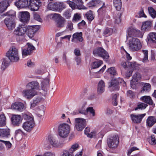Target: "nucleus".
<instances>
[{
    "label": "nucleus",
    "instance_id": "1",
    "mask_svg": "<svg viewBox=\"0 0 156 156\" xmlns=\"http://www.w3.org/2000/svg\"><path fill=\"white\" fill-rule=\"evenodd\" d=\"M23 117L27 121L23 123L22 127L25 131L30 132L35 125L33 116L30 113H29L23 114Z\"/></svg>",
    "mask_w": 156,
    "mask_h": 156
},
{
    "label": "nucleus",
    "instance_id": "2",
    "mask_svg": "<svg viewBox=\"0 0 156 156\" xmlns=\"http://www.w3.org/2000/svg\"><path fill=\"white\" fill-rule=\"evenodd\" d=\"M15 15V12L12 10L6 13L5 15L9 17L4 20V23L9 30H13L15 27L16 23L14 20Z\"/></svg>",
    "mask_w": 156,
    "mask_h": 156
},
{
    "label": "nucleus",
    "instance_id": "3",
    "mask_svg": "<svg viewBox=\"0 0 156 156\" xmlns=\"http://www.w3.org/2000/svg\"><path fill=\"white\" fill-rule=\"evenodd\" d=\"M128 44L129 49L133 51H137L142 48L140 40L136 37H131L129 40Z\"/></svg>",
    "mask_w": 156,
    "mask_h": 156
},
{
    "label": "nucleus",
    "instance_id": "4",
    "mask_svg": "<svg viewBox=\"0 0 156 156\" xmlns=\"http://www.w3.org/2000/svg\"><path fill=\"white\" fill-rule=\"evenodd\" d=\"M70 130V127L68 124L66 123L61 124L58 128V134L61 137L66 138L68 136Z\"/></svg>",
    "mask_w": 156,
    "mask_h": 156
},
{
    "label": "nucleus",
    "instance_id": "5",
    "mask_svg": "<svg viewBox=\"0 0 156 156\" xmlns=\"http://www.w3.org/2000/svg\"><path fill=\"white\" fill-rule=\"evenodd\" d=\"M6 56L12 62H16L19 59L18 49L15 47H12L6 53Z\"/></svg>",
    "mask_w": 156,
    "mask_h": 156
},
{
    "label": "nucleus",
    "instance_id": "6",
    "mask_svg": "<svg viewBox=\"0 0 156 156\" xmlns=\"http://www.w3.org/2000/svg\"><path fill=\"white\" fill-rule=\"evenodd\" d=\"M122 83L123 86H126V83L122 79L119 77L114 79L112 80L111 82L110 89L112 90H119V84Z\"/></svg>",
    "mask_w": 156,
    "mask_h": 156
},
{
    "label": "nucleus",
    "instance_id": "7",
    "mask_svg": "<svg viewBox=\"0 0 156 156\" xmlns=\"http://www.w3.org/2000/svg\"><path fill=\"white\" fill-rule=\"evenodd\" d=\"M48 7L50 10L61 12L66 8V6L63 3L51 2L48 4Z\"/></svg>",
    "mask_w": 156,
    "mask_h": 156
},
{
    "label": "nucleus",
    "instance_id": "8",
    "mask_svg": "<svg viewBox=\"0 0 156 156\" xmlns=\"http://www.w3.org/2000/svg\"><path fill=\"white\" fill-rule=\"evenodd\" d=\"M52 18L56 20V26L58 28H62L64 27L66 20L59 14L54 13L52 14Z\"/></svg>",
    "mask_w": 156,
    "mask_h": 156
},
{
    "label": "nucleus",
    "instance_id": "9",
    "mask_svg": "<svg viewBox=\"0 0 156 156\" xmlns=\"http://www.w3.org/2000/svg\"><path fill=\"white\" fill-rule=\"evenodd\" d=\"M93 53L94 56L101 57L105 59H108L109 58L108 52L102 48H98L94 49Z\"/></svg>",
    "mask_w": 156,
    "mask_h": 156
},
{
    "label": "nucleus",
    "instance_id": "10",
    "mask_svg": "<svg viewBox=\"0 0 156 156\" xmlns=\"http://www.w3.org/2000/svg\"><path fill=\"white\" fill-rule=\"evenodd\" d=\"M107 144L109 148L113 149L116 148L119 144L118 136L114 135L110 137L108 140Z\"/></svg>",
    "mask_w": 156,
    "mask_h": 156
},
{
    "label": "nucleus",
    "instance_id": "11",
    "mask_svg": "<svg viewBox=\"0 0 156 156\" xmlns=\"http://www.w3.org/2000/svg\"><path fill=\"white\" fill-rule=\"evenodd\" d=\"M74 124L77 130L81 131L86 126V119L81 118H76L75 119Z\"/></svg>",
    "mask_w": 156,
    "mask_h": 156
},
{
    "label": "nucleus",
    "instance_id": "12",
    "mask_svg": "<svg viewBox=\"0 0 156 156\" xmlns=\"http://www.w3.org/2000/svg\"><path fill=\"white\" fill-rule=\"evenodd\" d=\"M80 147L79 145L77 143L72 144L69 148L68 151L64 150L62 152V156H73L72 154L77 150Z\"/></svg>",
    "mask_w": 156,
    "mask_h": 156
},
{
    "label": "nucleus",
    "instance_id": "13",
    "mask_svg": "<svg viewBox=\"0 0 156 156\" xmlns=\"http://www.w3.org/2000/svg\"><path fill=\"white\" fill-rule=\"evenodd\" d=\"M25 28L26 33L29 37L32 38L34 37L35 33L39 29V26L38 25L27 26L25 25Z\"/></svg>",
    "mask_w": 156,
    "mask_h": 156
},
{
    "label": "nucleus",
    "instance_id": "14",
    "mask_svg": "<svg viewBox=\"0 0 156 156\" xmlns=\"http://www.w3.org/2000/svg\"><path fill=\"white\" fill-rule=\"evenodd\" d=\"M37 94V92L36 90L31 89H24L22 92L23 96L29 99H31Z\"/></svg>",
    "mask_w": 156,
    "mask_h": 156
},
{
    "label": "nucleus",
    "instance_id": "15",
    "mask_svg": "<svg viewBox=\"0 0 156 156\" xmlns=\"http://www.w3.org/2000/svg\"><path fill=\"white\" fill-rule=\"evenodd\" d=\"M29 4L28 8H30L33 11L37 10L41 6V2L39 0H29Z\"/></svg>",
    "mask_w": 156,
    "mask_h": 156
},
{
    "label": "nucleus",
    "instance_id": "16",
    "mask_svg": "<svg viewBox=\"0 0 156 156\" xmlns=\"http://www.w3.org/2000/svg\"><path fill=\"white\" fill-rule=\"evenodd\" d=\"M27 45L25 48L22 49V55L23 57L30 55L35 49V47L30 43H27Z\"/></svg>",
    "mask_w": 156,
    "mask_h": 156
},
{
    "label": "nucleus",
    "instance_id": "17",
    "mask_svg": "<svg viewBox=\"0 0 156 156\" xmlns=\"http://www.w3.org/2000/svg\"><path fill=\"white\" fill-rule=\"evenodd\" d=\"M145 115V113L137 115L131 114L130 115V117L132 122L135 123H139Z\"/></svg>",
    "mask_w": 156,
    "mask_h": 156
},
{
    "label": "nucleus",
    "instance_id": "18",
    "mask_svg": "<svg viewBox=\"0 0 156 156\" xmlns=\"http://www.w3.org/2000/svg\"><path fill=\"white\" fill-rule=\"evenodd\" d=\"M29 0H18L15 2V5L19 8H27L28 7Z\"/></svg>",
    "mask_w": 156,
    "mask_h": 156
},
{
    "label": "nucleus",
    "instance_id": "19",
    "mask_svg": "<svg viewBox=\"0 0 156 156\" xmlns=\"http://www.w3.org/2000/svg\"><path fill=\"white\" fill-rule=\"evenodd\" d=\"M25 25L22 24L19 25L18 27L14 31L15 35H25Z\"/></svg>",
    "mask_w": 156,
    "mask_h": 156
},
{
    "label": "nucleus",
    "instance_id": "20",
    "mask_svg": "<svg viewBox=\"0 0 156 156\" xmlns=\"http://www.w3.org/2000/svg\"><path fill=\"white\" fill-rule=\"evenodd\" d=\"M13 0H5L0 2V13H2L10 6Z\"/></svg>",
    "mask_w": 156,
    "mask_h": 156
},
{
    "label": "nucleus",
    "instance_id": "21",
    "mask_svg": "<svg viewBox=\"0 0 156 156\" xmlns=\"http://www.w3.org/2000/svg\"><path fill=\"white\" fill-rule=\"evenodd\" d=\"M48 139L51 145L53 147H61L62 146V145L61 143H60L56 138L51 135L48 136Z\"/></svg>",
    "mask_w": 156,
    "mask_h": 156
},
{
    "label": "nucleus",
    "instance_id": "22",
    "mask_svg": "<svg viewBox=\"0 0 156 156\" xmlns=\"http://www.w3.org/2000/svg\"><path fill=\"white\" fill-rule=\"evenodd\" d=\"M41 89H40L41 90H42L44 92L43 95H44L46 93L48 90L49 88V80L48 79L44 80L41 83Z\"/></svg>",
    "mask_w": 156,
    "mask_h": 156
},
{
    "label": "nucleus",
    "instance_id": "23",
    "mask_svg": "<svg viewBox=\"0 0 156 156\" xmlns=\"http://www.w3.org/2000/svg\"><path fill=\"white\" fill-rule=\"evenodd\" d=\"M22 118L20 115H14L11 118L12 124L16 126H19L22 122Z\"/></svg>",
    "mask_w": 156,
    "mask_h": 156
},
{
    "label": "nucleus",
    "instance_id": "24",
    "mask_svg": "<svg viewBox=\"0 0 156 156\" xmlns=\"http://www.w3.org/2000/svg\"><path fill=\"white\" fill-rule=\"evenodd\" d=\"M128 34L130 37H140L142 36V32L140 30L134 29H129Z\"/></svg>",
    "mask_w": 156,
    "mask_h": 156
},
{
    "label": "nucleus",
    "instance_id": "25",
    "mask_svg": "<svg viewBox=\"0 0 156 156\" xmlns=\"http://www.w3.org/2000/svg\"><path fill=\"white\" fill-rule=\"evenodd\" d=\"M27 87H30L31 89L34 90H38L41 91L39 84L37 81H32L28 83L27 85Z\"/></svg>",
    "mask_w": 156,
    "mask_h": 156
},
{
    "label": "nucleus",
    "instance_id": "26",
    "mask_svg": "<svg viewBox=\"0 0 156 156\" xmlns=\"http://www.w3.org/2000/svg\"><path fill=\"white\" fill-rule=\"evenodd\" d=\"M24 107L23 104L22 103L19 102L14 103L11 106L12 109L19 111H22Z\"/></svg>",
    "mask_w": 156,
    "mask_h": 156
},
{
    "label": "nucleus",
    "instance_id": "27",
    "mask_svg": "<svg viewBox=\"0 0 156 156\" xmlns=\"http://www.w3.org/2000/svg\"><path fill=\"white\" fill-rule=\"evenodd\" d=\"M147 39L148 43L156 44V33H150L147 37Z\"/></svg>",
    "mask_w": 156,
    "mask_h": 156
},
{
    "label": "nucleus",
    "instance_id": "28",
    "mask_svg": "<svg viewBox=\"0 0 156 156\" xmlns=\"http://www.w3.org/2000/svg\"><path fill=\"white\" fill-rule=\"evenodd\" d=\"M21 16L20 20L23 22H27L29 20L30 15L29 13L27 12H21Z\"/></svg>",
    "mask_w": 156,
    "mask_h": 156
},
{
    "label": "nucleus",
    "instance_id": "29",
    "mask_svg": "<svg viewBox=\"0 0 156 156\" xmlns=\"http://www.w3.org/2000/svg\"><path fill=\"white\" fill-rule=\"evenodd\" d=\"M83 38L82 37V32L76 33L74 34L73 35V38L72 40V42H76L78 41L80 42L82 41Z\"/></svg>",
    "mask_w": 156,
    "mask_h": 156
},
{
    "label": "nucleus",
    "instance_id": "30",
    "mask_svg": "<svg viewBox=\"0 0 156 156\" xmlns=\"http://www.w3.org/2000/svg\"><path fill=\"white\" fill-rule=\"evenodd\" d=\"M10 136V130L9 129H0V136L9 137Z\"/></svg>",
    "mask_w": 156,
    "mask_h": 156
},
{
    "label": "nucleus",
    "instance_id": "31",
    "mask_svg": "<svg viewBox=\"0 0 156 156\" xmlns=\"http://www.w3.org/2000/svg\"><path fill=\"white\" fill-rule=\"evenodd\" d=\"M42 99V98L40 96H37L35 98L31 103V108H33L37 106Z\"/></svg>",
    "mask_w": 156,
    "mask_h": 156
},
{
    "label": "nucleus",
    "instance_id": "32",
    "mask_svg": "<svg viewBox=\"0 0 156 156\" xmlns=\"http://www.w3.org/2000/svg\"><path fill=\"white\" fill-rule=\"evenodd\" d=\"M140 100L147 104L152 105L153 102L151 98L149 96H144L140 98Z\"/></svg>",
    "mask_w": 156,
    "mask_h": 156
},
{
    "label": "nucleus",
    "instance_id": "33",
    "mask_svg": "<svg viewBox=\"0 0 156 156\" xmlns=\"http://www.w3.org/2000/svg\"><path fill=\"white\" fill-rule=\"evenodd\" d=\"M156 122V118L154 116H149L146 120V125L148 126H152Z\"/></svg>",
    "mask_w": 156,
    "mask_h": 156
},
{
    "label": "nucleus",
    "instance_id": "34",
    "mask_svg": "<svg viewBox=\"0 0 156 156\" xmlns=\"http://www.w3.org/2000/svg\"><path fill=\"white\" fill-rule=\"evenodd\" d=\"M105 87V83L101 80L99 82L98 87V94H101L104 91Z\"/></svg>",
    "mask_w": 156,
    "mask_h": 156
},
{
    "label": "nucleus",
    "instance_id": "35",
    "mask_svg": "<svg viewBox=\"0 0 156 156\" xmlns=\"http://www.w3.org/2000/svg\"><path fill=\"white\" fill-rule=\"evenodd\" d=\"M87 101L83 103L81 109L79 110V112L80 113L87 115L88 113V107H87Z\"/></svg>",
    "mask_w": 156,
    "mask_h": 156
},
{
    "label": "nucleus",
    "instance_id": "36",
    "mask_svg": "<svg viewBox=\"0 0 156 156\" xmlns=\"http://www.w3.org/2000/svg\"><path fill=\"white\" fill-rule=\"evenodd\" d=\"M102 1L100 0H92L88 3V7H95L98 5H101Z\"/></svg>",
    "mask_w": 156,
    "mask_h": 156
},
{
    "label": "nucleus",
    "instance_id": "37",
    "mask_svg": "<svg viewBox=\"0 0 156 156\" xmlns=\"http://www.w3.org/2000/svg\"><path fill=\"white\" fill-rule=\"evenodd\" d=\"M129 69L133 71L135 70L139 69L140 68V65L135 62H129Z\"/></svg>",
    "mask_w": 156,
    "mask_h": 156
},
{
    "label": "nucleus",
    "instance_id": "38",
    "mask_svg": "<svg viewBox=\"0 0 156 156\" xmlns=\"http://www.w3.org/2000/svg\"><path fill=\"white\" fill-rule=\"evenodd\" d=\"M152 25L151 21H147L144 22L142 23L141 30H146L150 28Z\"/></svg>",
    "mask_w": 156,
    "mask_h": 156
},
{
    "label": "nucleus",
    "instance_id": "39",
    "mask_svg": "<svg viewBox=\"0 0 156 156\" xmlns=\"http://www.w3.org/2000/svg\"><path fill=\"white\" fill-rule=\"evenodd\" d=\"M142 85L143 87L142 90L141 91V93H144V92H148L150 90L151 86L149 83H143Z\"/></svg>",
    "mask_w": 156,
    "mask_h": 156
},
{
    "label": "nucleus",
    "instance_id": "40",
    "mask_svg": "<svg viewBox=\"0 0 156 156\" xmlns=\"http://www.w3.org/2000/svg\"><path fill=\"white\" fill-rule=\"evenodd\" d=\"M114 5L116 9L119 11L121 8L122 2L121 0H113Z\"/></svg>",
    "mask_w": 156,
    "mask_h": 156
},
{
    "label": "nucleus",
    "instance_id": "41",
    "mask_svg": "<svg viewBox=\"0 0 156 156\" xmlns=\"http://www.w3.org/2000/svg\"><path fill=\"white\" fill-rule=\"evenodd\" d=\"M44 105H42L39 106L37 109V114L39 117L42 116L44 113Z\"/></svg>",
    "mask_w": 156,
    "mask_h": 156
},
{
    "label": "nucleus",
    "instance_id": "42",
    "mask_svg": "<svg viewBox=\"0 0 156 156\" xmlns=\"http://www.w3.org/2000/svg\"><path fill=\"white\" fill-rule=\"evenodd\" d=\"M121 16L122 13L119 12L114 14V18L115 19V23L119 24L121 22Z\"/></svg>",
    "mask_w": 156,
    "mask_h": 156
},
{
    "label": "nucleus",
    "instance_id": "43",
    "mask_svg": "<svg viewBox=\"0 0 156 156\" xmlns=\"http://www.w3.org/2000/svg\"><path fill=\"white\" fill-rule=\"evenodd\" d=\"M103 63V62L101 60L94 62L91 65V69H96L99 67Z\"/></svg>",
    "mask_w": 156,
    "mask_h": 156
},
{
    "label": "nucleus",
    "instance_id": "44",
    "mask_svg": "<svg viewBox=\"0 0 156 156\" xmlns=\"http://www.w3.org/2000/svg\"><path fill=\"white\" fill-rule=\"evenodd\" d=\"M74 2L79 9H86L85 7L83 5V2L82 0H74Z\"/></svg>",
    "mask_w": 156,
    "mask_h": 156
},
{
    "label": "nucleus",
    "instance_id": "45",
    "mask_svg": "<svg viewBox=\"0 0 156 156\" xmlns=\"http://www.w3.org/2000/svg\"><path fill=\"white\" fill-rule=\"evenodd\" d=\"M148 11L149 15L153 18L156 17V11L152 7H149L148 8Z\"/></svg>",
    "mask_w": 156,
    "mask_h": 156
},
{
    "label": "nucleus",
    "instance_id": "46",
    "mask_svg": "<svg viewBox=\"0 0 156 156\" xmlns=\"http://www.w3.org/2000/svg\"><path fill=\"white\" fill-rule=\"evenodd\" d=\"M6 117L4 114L0 115V126H3L5 125Z\"/></svg>",
    "mask_w": 156,
    "mask_h": 156
},
{
    "label": "nucleus",
    "instance_id": "47",
    "mask_svg": "<svg viewBox=\"0 0 156 156\" xmlns=\"http://www.w3.org/2000/svg\"><path fill=\"white\" fill-rule=\"evenodd\" d=\"M129 62L124 60L122 61L121 63V65L123 68L127 70L129 69Z\"/></svg>",
    "mask_w": 156,
    "mask_h": 156
},
{
    "label": "nucleus",
    "instance_id": "48",
    "mask_svg": "<svg viewBox=\"0 0 156 156\" xmlns=\"http://www.w3.org/2000/svg\"><path fill=\"white\" fill-rule=\"evenodd\" d=\"M150 144L152 145L156 144V136L155 135H151L149 140Z\"/></svg>",
    "mask_w": 156,
    "mask_h": 156
},
{
    "label": "nucleus",
    "instance_id": "49",
    "mask_svg": "<svg viewBox=\"0 0 156 156\" xmlns=\"http://www.w3.org/2000/svg\"><path fill=\"white\" fill-rule=\"evenodd\" d=\"M107 71L108 73L113 76L117 74L116 70L114 67H111L109 68Z\"/></svg>",
    "mask_w": 156,
    "mask_h": 156
},
{
    "label": "nucleus",
    "instance_id": "50",
    "mask_svg": "<svg viewBox=\"0 0 156 156\" xmlns=\"http://www.w3.org/2000/svg\"><path fill=\"white\" fill-rule=\"evenodd\" d=\"M118 95V94H112V103L114 106H116L117 105V97Z\"/></svg>",
    "mask_w": 156,
    "mask_h": 156
},
{
    "label": "nucleus",
    "instance_id": "51",
    "mask_svg": "<svg viewBox=\"0 0 156 156\" xmlns=\"http://www.w3.org/2000/svg\"><path fill=\"white\" fill-rule=\"evenodd\" d=\"M141 78V75L139 73L136 72L135 73L132 77V80L135 81L137 82Z\"/></svg>",
    "mask_w": 156,
    "mask_h": 156
},
{
    "label": "nucleus",
    "instance_id": "52",
    "mask_svg": "<svg viewBox=\"0 0 156 156\" xmlns=\"http://www.w3.org/2000/svg\"><path fill=\"white\" fill-rule=\"evenodd\" d=\"M16 41L17 42L20 43L24 41L25 40V35H15Z\"/></svg>",
    "mask_w": 156,
    "mask_h": 156
},
{
    "label": "nucleus",
    "instance_id": "53",
    "mask_svg": "<svg viewBox=\"0 0 156 156\" xmlns=\"http://www.w3.org/2000/svg\"><path fill=\"white\" fill-rule=\"evenodd\" d=\"M147 105L143 103H141L140 104L137 105V107L135 109V110H136L138 109H145Z\"/></svg>",
    "mask_w": 156,
    "mask_h": 156
},
{
    "label": "nucleus",
    "instance_id": "54",
    "mask_svg": "<svg viewBox=\"0 0 156 156\" xmlns=\"http://www.w3.org/2000/svg\"><path fill=\"white\" fill-rule=\"evenodd\" d=\"M101 5H102V6L101 7L98 11V13L101 14L103 11H105L106 8V7L104 2L102 1V3H101Z\"/></svg>",
    "mask_w": 156,
    "mask_h": 156
},
{
    "label": "nucleus",
    "instance_id": "55",
    "mask_svg": "<svg viewBox=\"0 0 156 156\" xmlns=\"http://www.w3.org/2000/svg\"><path fill=\"white\" fill-rule=\"evenodd\" d=\"M112 29L111 28H106L104 31L103 34L106 36H109L112 33Z\"/></svg>",
    "mask_w": 156,
    "mask_h": 156
},
{
    "label": "nucleus",
    "instance_id": "56",
    "mask_svg": "<svg viewBox=\"0 0 156 156\" xmlns=\"http://www.w3.org/2000/svg\"><path fill=\"white\" fill-rule=\"evenodd\" d=\"M94 12L90 10L88 12V21L91 22L94 18Z\"/></svg>",
    "mask_w": 156,
    "mask_h": 156
},
{
    "label": "nucleus",
    "instance_id": "57",
    "mask_svg": "<svg viewBox=\"0 0 156 156\" xmlns=\"http://www.w3.org/2000/svg\"><path fill=\"white\" fill-rule=\"evenodd\" d=\"M127 96L130 98H134L135 96V94L131 90L127 91L126 93Z\"/></svg>",
    "mask_w": 156,
    "mask_h": 156
},
{
    "label": "nucleus",
    "instance_id": "58",
    "mask_svg": "<svg viewBox=\"0 0 156 156\" xmlns=\"http://www.w3.org/2000/svg\"><path fill=\"white\" fill-rule=\"evenodd\" d=\"M138 14L139 16L138 17H144L146 18L147 17L145 15L144 11V9L143 8H141L140 11L138 12Z\"/></svg>",
    "mask_w": 156,
    "mask_h": 156
},
{
    "label": "nucleus",
    "instance_id": "59",
    "mask_svg": "<svg viewBox=\"0 0 156 156\" xmlns=\"http://www.w3.org/2000/svg\"><path fill=\"white\" fill-rule=\"evenodd\" d=\"M88 112L91 114V116H90L89 119H91L92 117L95 116V110L93 108V107H88Z\"/></svg>",
    "mask_w": 156,
    "mask_h": 156
},
{
    "label": "nucleus",
    "instance_id": "60",
    "mask_svg": "<svg viewBox=\"0 0 156 156\" xmlns=\"http://www.w3.org/2000/svg\"><path fill=\"white\" fill-rule=\"evenodd\" d=\"M144 55V57L143 59V62H145L148 59V51L147 50H142Z\"/></svg>",
    "mask_w": 156,
    "mask_h": 156
},
{
    "label": "nucleus",
    "instance_id": "61",
    "mask_svg": "<svg viewBox=\"0 0 156 156\" xmlns=\"http://www.w3.org/2000/svg\"><path fill=\"white\" fill-rule=\"evenodd\" d=\"M8 65V63L7 61L5 59H4L2 63L1 67L2 69L4 70Z\"/></svg>",
    "mask_w": 156,
    "mask_h": 156
},
{
    "label": "nucleus",
    "instance_id": "62",
    "mask_svg": "<svg viewBox=\"0 0 156 156\" xmlns=\"http://www.w3.org/2000/svg\"><path fill=\"white\" fill-rule=\"evenodd\" d=\"M67 3L73 9H75L76 6V3L74 2L70 1H67Z\"/></svg>",
    "mask_w": 156,
    "mask_h": 156
},
{
    "label": "nucleus",
    "instance_id": "63",
    "mask_svg": "<svg viewBox=\"0 0 156 156\" xmlns=\"http://www.w3.org/2000/svg\"><path fill=\"white\" fill-rule=\"evenodd\" d=\"M74 59L77 65L79 66L81 64V59L80 57L76 56L75 58Z\"/></svg>",
    "mask_w": 156,
    "mask_h": 156
},
{
    "label": "nucleus",
    "instance_id": "64",
    "mask_svg": "<svg viewBox=\"0 0 156 156\" xmlns=\"http://www.w3.org/2000/svg\"><path fill=\"white\" fill-rule=\"evenodd\" d=\"M81 16L80 15L77 13L75 14L73 18V20L77 22L80 20Z\"/></svg>",
    "mask_w": 156,
    "mask_h": 156
}]
</instances>
